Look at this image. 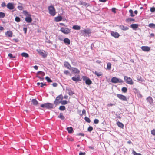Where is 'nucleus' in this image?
Returning <instances> with one entry per match:
<instances>
[{"label":"nucleus","mask_w":155,"mask_h":155,"mask_svg":"<svg viewBox=\"0 0 155 155\" xmlns=\"http://www.w3.org/2000/svg\"><path fill=\"white\" fill-rule=\"evenodd\" d=\"M62 19V18L61 16H58L55 18L54 20L56 22H59L61 21Z\"/></svg>","instance_id":"6ab92c4d"},{"label":"nucleus","mask_w":155,"mask_h":155,"mask_svg":"<svg viewBox=\"0 0 155 155\" xmlns=\"http://www.w3.org/2000/svg\"><path fill=\"white\" fill-rule=\"evenodd\" d=\"M63 41L64 42L66 45H69L70 44V40L68 38H65L64 39Z\"/></svg>","instance_id":"a211bd4d"},{"label":"nucleus","mask_w":155,"mask_h":155,"mask_svg":"<svg viewBox=\"0 0 155 155\" xmlns=\"http://www.w3.org/2000/svg\"><path fill=\"white\" fill-rule=\"evenodd\" d=\"M41 84V85L40 86V87H43L44 86H46V84L45 83H43L42 82H41L40 83Z\"/></svg>","instance_id":"5fc2aeb1"},{"label":"nucleus","mask_w":155,"mask_h":155,"mask_svg":"<svg viewBox=\"0 0 155 155\" xmlns=\"http://www.w3.org/2000/svg\"><path fill=\"white\" fill-rule=\"evenodd\" d=\"M49 13L52 16H54L56 14L55 10L54 7L52 5L48 7Z\"/></svg>","instance_id":"f03ea898"},{"label":"nucleus","mask_w":155,"mask_h":155,"mask_svg":"<svg viewBox=\"0 0 155 155\" xmlns=\"http://www.w3.org/2000/svg\"><path fill=\"white\" fill-rule=\"evenodd\" d=\"M86 154L85 152H82L80 151L79 153V155H85Z\"/></svg>","instance_id":"680f3d73"},{"label":"nucleus","mask_w":155,"mask_h":155,"mask_svg":"<svg viewBox=\"0 0 155 155\" xmlns=\"http://www.w3.org/2000/svg\"><path fill=\"white\" fill-rule=\"evenodd\" d=\"M119 28L121 30L123 31L127 30L129 29L128 27L126 26H124L123 25H120Z\"/></svg>","instance_id":"2eb2a0df"},{"label":"nucleus","mask_w":155,"mask_h":155,"mask_svg":"<svg viewBox=\"0 0 155 155\" xmlns=\"http://www.w3.org/2000/svg\"><path fill=\"white\" fill-rule=\"evenodd\" d=\"M23 13L26 16H28V17L31 16L30 14H29L28 12L25 10L23 11Z\"/></svg>","instance_id":"473e14b6"},{"label":"nucleus","mask_w":155,"mask_h":155,"mask_svg":"<svg viewBox=\"0 0 155 155\" xmlns=\"http://www.w3.org/2000/svg\"><path fill=\"white\" fill-rule=\"evenodd\" d=\"M151 134L153 135H155V129H153L151 131Z\"/></svg>","instance_id":"13d9d810"},{"label":"nucleus","mask_w":155,"mask_h":155,"mask_svg":"<svg viewBox=\"0 0 155 155\" xmlns=\"http://www.w3.org/2000/svg\"><path fill=\"white\" fill-rule=\"evenodd\" d=\"M150 11L152 12H153L155 11V8L154 7H152L150 9Z\"/></svg>","instance_id":"09e8293b"},{"label":"nucleus","mask_w":155,"mask_h":155,"mask_svg":"<svg viewBox=\"0 0 155 155\" xmlns=\"http://www.w3.org/2000/svg\"><path fill=\"white\" fill-rule=\"evenodd\" d=\"M25 21L27 23H30L32 21V19L30 16L27 17L25 18Z\"/></svg>","instance_id":"4be33fe9"},{"label":"nucleus","mask_w":155,"mask_h":155,"mask_svg":"<svg viewBox=\"0 0 155 155\" xmlns=\"http://www.w3.org/2000/svg\"><path fill=\"white\" fill-rule=\"evenodd\" d=\"M138 26V25L137 24H132L130 25V27L134 30L137 28Z\"/></svg>","instance_id":"5701e85b"},{"label":"nucleus","mask_w":155,"mask_h":155,"mask_svg":"<svg viewBox=\"0 0 155 155\" xmlns=\"http://www.w3.org/2000/svg\"><path fill=\"white\" fill-rule=\"evenodd\" d=\"M148 26L150 28H155V24L152 23H150L149 25Z\"/></svg>","instance_id":"ea45409f"},{"label":"nucleus","mask_w":155,"mask_h":155,"mask_svg":"<svg viewBox=\"0 0 155 155\" xmlns=\"http://www.w3.org/2000/svg\"><path fill=\"white\" fill-rule=\"evenodd\" d=\"M52 86L54 87H56L57 86V84L56 83H54L52 84Z\"/></svg>","instance_id":"0e129e2a"},{"label":"nucleus","mask_w":155,"mask_h":155,"mask_svg":"<svg viewBox=\"0 0 155 155\" xmlns=\"http://www.w3.org/2000/svg\"><path fill=\"white\" fill-rule=\"evenodd\" d=\"M72 28L76 30H80L81 28L80 26L78 25H75L73 26Z\"/></svg>","instance_id":"bb28decb"},{"label":"nucleus","mask_w":155,"mask_h":155,"mask_svg":"<svg viewBox=\"0 0 155 155\" xmlns=\"http://www.w3.org/2000/svg\"><path fill=\"white\" fill-rule=\"evenodd\" d=\"M147 102H149L150 104H151L152 103H153V99L150 96L148 97L147 98Z\"/></svg>","instance_id":"b1692460"},{"label":"nucleus","mask_w":155,"mask_h":155,"mask_svg":"<svg viewBox=\"0 0 155 155\" xmlns=\"http://www.w3.org/2000/svg\"><path fill=\"white\" fill-rule=\"evenodd\" d=\"M117 124L119 127L120 128H122L124 127V124L120 122L119 121H118L117 122Z\"/></svg>","instance_id":"7c9ffc66"},{"label":"nucleus","mask_w":155,"mask_h":155,"mask_svg":"<svg viewBox=\"0 0 155 155\" xmlns=\"http://www.w3.org/2000/svg\"><path fill=\"white\" fill-rule=\"evenodd\" d=\"M132 153L134 155H142L141 154L139 153H137L135 151L133 150Z\"/></svg>","instance_id":"3c124183"},{"label":"nucleus","mask_w":155,"mask_h":155,"mask_svg":"<svg viewBox=\"0 0 155 155\" xmlns=\"http://www.w3.org/2000/svg\"><path fill=\"white\" fill-rule=\"evenodd\" d=\"M23 31H24V33L25 34H26L27 33V28L24 27L23 28Z\"/></svg>","instance_id":"e2e57ef3"},{"label":"nucleus","mask_w":155,"mask_h":155,"mask_svg":"<svg viewBox=\"0 0 155 155\" xmlns=\"http://www.w3.org/2000/svg\"><path fill=\"white\" fill-rule=\"evenodd\" d=\"M80 4L84 5L86 7H87L90 5L89 3H86L85 2H83L82 1H80Z\"/></svg>","instance_id":"dca6fc26"},{"label":"nucleus","mask_w":155,"mask_h":155,"mask_svg":"<svg viewBox=\"0 0 155 155\" xmlns=\"http://www.w3.org/2000/svg\"><path fill=\"white\" fill-rule=\"evenodd\" d=\"M124 78L125 81L128 84L132 85L133 84L132 79L130 77H128L127 76H125Z\"/></svg>","instance_id":"20e7f679"},{"label":"nucleus","mask_w":155,"mask_h":155,"mask_svg":"<svg viewBox=\"0 0 155 155\" xmlns=\"http://www.w3.org/2000/svg\"><path fill=\"white\" fill-rule=\"evenodd\" d=\"M36 77L39 78L41 80L43 81L44 79V78H42L39 75H36Z\"/></svg>","instance_id":"8fccbe9b"},{"label":"nucleus","mask_w":155,"mask_h":155,"mask_svg":"<svg viewBox=\"0 0 155 155\" xmlns=\"http://www.w3.org/2000/svg\"><path fill=\"white\" fill-rule=\"evenodd\" d=\"M21 55L23 57H25V58H28L29 57L28 54L25 52H23L22 53Z\"/></svg>","instance_id":"c9c22d12"},{"label":"nucleus","mask_w":155,"mask_h":155,"mask_svg":"<svg viewBox=\"0 0 155 155\" xmlns=\"http://www.w3.org/2000/svg\"><path fill=\"white\" fill-rule=\"evenodd\" d=\"M112 12H114V13H116V8H113L112 9Z\"/></svg>","instance_id":"69168bd1"},{"label":"nucleus","mask_w":155,"mask_h":155,"mask_svg":"<svg viewBox=\"0 0 155 155\" xmlns=\"http://www.w3.org/2000/svg\"><path fill=\"white\" fill-rule=\"evenodd\" d=\"M84 120L85 121L88 123H90L91 122V120L90 119L87 117H85L84 118Z\"/></svg>","instance_id":"c03bdc74"},{"label":"nucleus","mask_w":155,"mask_h":155,"mask_svg":"<svg viewBox=\"0 0 155 155\" xmlns=\"http://www.w3.org/2000/svg\"><path fill=\"white\" fill-rule=\"evenodd\" d=\"M133 89L135 93H138L139 92V91L138 89L136 88H134Z\"/></svg>","instance_id":"864d4df0"},{"label":"nucleus","mask_w":155,"mask_h":155,"mask_svg":"<svg viewBox=\"0 0 155 155\" xmlns=\"http://www.w3.org/2000/svg\"><path fill=\"white\" fill-rule=\"evenodd\" d=\"M59 103H61V104L62 105H65L68 103V101L66 100H63L61 101H60Z\"/></svg>","instance_id":"f704fd0d"},{"label":"nucleus","mask_w":155,"mask_h":155,"mask_svg":"<svg viewBox=\"0 0 155 155\" xmlns=\"http://www.w3.org/2000/svg\"><path fill=\"white\" fill-rule=\"evenodd\" d=\"M41 107L42 108H45L48 109H51L54 108V104L51 103H45L41 105Z\"/></svg>","instance_id":"f257e3e1"},{"label":"nucleus","mask_w":155,"mask_h":155,"mask_svg":"<svg viewBox=\"0 0 155 155\" xmlns=\"http://www.w3.org/2000/svg\"><path fill=\"white\" fill-rule=\"evenodd\" d=\"M7 8L10 10H12L14 8V6L13 4L11 3H9L7 5Z\"/></svg>","instance_id":"4468645a"},{"label":"nucleus","mask_w":155,"mask_h":155,"mask_svg":"<svg viewBox=\"0 0 155 155\" xmlns=\"http://www.w3.org/2000/svg\"><path fill=\"white\" fill-rule=\"evenodd\" d=\"M60 31L65 34H68L71 31L70 29L68 28L62 27L61 28Z\"/></svg>","instance_id":"39448f33"},{"label":"nucleus","mask_w":155,"mask_h":155,"mask_svg":"<svg viewBox=\"0 0 155 155\" xmlns=\"http://www.w3.org/2000/svg\"><path fill=\"white\" fill-rule=\"evenodd\" d=\"M82 32L83 34L84 35H89L91 32V31L89 29H84L82 31Z\"/></svg>","instance_id":"9d476101"},{"label":"nucleus","mask_w":155,"mask_h":155,"mask_svg":"<svg viewBox=\"0 0 155 155\" xmlns=\"http://www.w3.org/2000/svg\"><path fill=\"white\" fill-rule=\"evenodd\" d=\"M13 33L12 31H8L5 33V35L9 37H11L12 36Z\"/></svg>","instance_id":"aec40b11"},{"label":"nucleus","mask_w":155,"mask_h":155,"mask_svg":"<svg viewBox=\"0 0 155 155\" xmlns=\"http://www.w3.org/2000/svg\"><path fill=\"white\" fill-rule=\"evenodd\" d=\"M31 102L32 104L35 105H36L38 104V101L35 99H33L31 100Z\"/></svg>","instance_id":"a878e982"},{"label":"nucleus","mask_w":155,"mask_h":155,"mask_svg":"<svg viewBox=\"0 0 155 155\" xmlns=\"http://www.w3.org/2000/svg\"><path fill=\"white\" fill-rule=\"evenodd\" d=\"M67 91L68 94L70 95H72L74 94V91H72L70 88L68 89H67Z\"/></svg>","instance_id":"412c9836"},{"label":"nucleus","mask_w":155,"mask_h":155,"mask_svg":"<svg viewBox=\"0 0 155 155\" xmlns=\"http://www.w3.org/2000/svg\"><path fill=\"white\" fill-rule=\"evenodd\" d=\"M5 14L2 12H0V18H3L5 16Z\"/></svg>","instance_id":"a19ab883"},{"label":"nucleus","mask_w":155,"mask_h":155,"mask_svg":"<svg viewBox=\"0 0 155 155\" xmlns=\"http://www.w3.org/2000/svg\"><path fill=\"white\" fill-rule=\"evenodd\" d=\"M67 130L68 132L69 133H72L73 131V128L72 127H67Z\"/></svg>","instance_id":"2f4dec72"},{"label":"nucleus","mask_w":155,"mask_h":155,"mask_svg":"<svg viewBox=\"0 0 155 155\" xmlns=\"http://www.w3.org/2000/svg\"><path fill=\"white\" fill-rule=\"evenodd\" d=\"M64 66L67 68L68 69H71V66L70 64L68 62H64Z\"/></svg>","instance_id":"f3484780"},{"label":"nucleus","mask_w":155,"mask_h":155,"mask_svg":"<svg viewBox=\"0 0 155 155\" xmlns=\"http://www.w3.org/2000/svg\"><path fill=\"white\" fill-rule=\"evenodd\" d=\"M111 81L114 83H122L123 81L120 79L117 78L116 77H113L112 78Z\"/></svg>","instance_id":"7ed1b4c3"},{"label":"nucleus","mask_w":155,"mask_h":155,"mask_svg":"<svg viewBox=\"0 0 155 155\" xmlns=\"http://www.w3.org/2000/svg\"><path fill=\"white\" fill-rule=\"evenodd\" d=\"M17 8L19 10H22L23 8L22 6H18L17 7Z\"/></svg>","instance_id":"4d7b16f0"},{"label":"nucleus","mask_w":155,"mask_h":155,"mask_svg":"<svg viewBox=\"0 0 155 155\" xmlns=\"http://www.w3.org/2000/svg\"><path fill=\"white\" fill-rule=\"evenodd\" d=\"M83 79L85 81L86 84L88 85H90L92 84L91 81L86 76H83Z\"/></svg>","instance_id":"423d86ee"},{"label":"nucleus","mask_w":155,"mask_h":155,"mask_svg":"<svg viewBox=\"0 0 155 155\" xmlns=\"http://www.w3.org/2000/svg\"><path fill=\"white\" fill-rule=\"evenodd\" d=\"M8 56L10 58H15V56H13L12 54L11 53H9L8 54Z\"/></svg>","instance_id":"603ef678"},{"label":"nucleus","mask_w":155,"mask_h":155,"mask_svg":"<svg viewBox=\"0 0 155 155\" xmlns=\"http://www.w3.org/2000/svg\"><path fill=\"white\" fill-rule=\"evenodd\" d=\"M64 73L66 74L67 75L69 73V72L68 71L66 70L64 72Z\"/></svg>","instance_id":"774afa93"},{"label":"nucleus","mask_w":155,"mask_h":155,"mask_svg":"<svg viewBox=\"0 0 155 155\" xmlns=\"http://www.w3.org/2000/svg\"><path fill=\"white\" fill-rule=\"evenodd\" d=\"M93 130V128L91 126H89V127L88 128L87 130L88 131L91 132Z\"/></svg>","instance_id":"49530a36"},{"label":"nucleus","mask_w":155,"mask_h":155,"mask_svg":"<svg viewBox=\"0 0 155 155\" xmlns=\"http://www.w3.org/2000/svg\"><path fill=\"white\" fill-rule=\"evenodd\" d=\"M129 12L130 14V16L132 17L134 16V15L133 14V12L132 10H130L129 11Z\"/></svg>","instance_id":"79ce46f5"},{"label":"nucleus","mask_w":155,"mask_h":155,"mask_svg":"<svg viewBox=\"0 0 155 155\" xmlns=\"http://www.w3.org/2000/svg\"><path fill=\"white\" fill-rule=\"evenodd\" d=\"M45 73L42 71H39L36 74V75H41V76H44L45 75Z\"/></svg>","instance_id":"393cba45"},{"label":"nucleus","mask_w":155,"mask_h":155,"mask_svg":"<svg viewBox=\"0 0 155 155\" xmlns=\"http://www.w3.org/2000/svg\"><path fill=\"white\" fill-rule=\"evenodd\" d=\"M134 21V19L131 18H128L126 19V21L128 22L132 21Z\"/></svg>","instance_id":"37998d69"},{"label":"nucleus","mask_w":155,"mask_h":155,"mask_svg":"<svg viewBox=\"0 0 155 155\" xmlns=\"http://www.w3.org/2000/svg\"><path fill=\"white\" fill-rule=\"evenodd\" d=\"M58 38L59 39V40H60V41H63V36L61 35H60V36H58Z\"/></svg>","instance_id":"de8ad7c7"},{"label":"nucleus","mask_w":155,"mask_h":155,"mask_svg":"<svg viewBox=\"0 0 155 155\" xmlns=\"http://www.w3.org/2000/svg\"><path fill=\"white\" fill-rule=\"evenodd\" d=\"M77 135L78 136H84V134L83 133H81L77 134Z\"/></svg>","instance_id":"052dcab7"},{"label":"nucleus","mask_w":155,"mask_h":155,"mask_svg":"<svg viewBox=\"0 0 155 155\" xmlns=\"http://www.w3.org/2000/svg\"><path fill=\"white\" fill-rule=\"evenodd\" d=\"M111 34L112 36L116 38H118L120 36L119 34L116 32L112 31L111 32Z\"/></svg>","instance_id":"f8f14e48"},{"label":"nucleus","mask_w":155,"mask_h":155,"mask_svg":"<svg viewBox=\"0 0 155 155\" xmlns=\"http://www.w3.org/2000/svg\"><path fill=\"white\" fill-rule=\"evenodd\" d=\"M141 48L144 51H148L150 50V48L148 46H143L141 47Z\"/></svg>","instance_id":"ddd939ff"},{"label":"nucleus","mask_w":155,"mask_h":155,"mask_svg":"<svg viewBox=\"0 0 155 155\" xmlns=\"http://www.w3.org/2000/svg\"><path fill=\"white\" fill-rule=\"evenodd\" d=\"M94 73L98 77H100L103 75V73L101 72H98L97 71H95Z\"/></svg>","instance_id":"c756f323"},{"label":"nucleus","mask_w":155,"mask_h":155,"mask_svg":"<svg viewBox=\"0 0 155 155\" xmlns=\"http://www.w3.org/2000/svg\"><path fill=\"white\" fill-rule=\"evenodd\" d=\"M71 79L74 81L76 82L81 81V80L80 78V76L78 75L77 76L76 75L75 76L73 77Z\"/></svg>","instance_id":"1a4fd4ad"},{"label":"nucleus","mask_w":155,"mask_h":155,"mask_svg":"<svg viewBox=\"0 0 155 155\" xmlns=\"http://www.w3.org/2000/svg\"><path fill=\"white\" fill-rule=\"evenodd\" d=\"M38 53L44 58L46 57L47 54L45 53V51L43 50L38 49L37 50Z\"/></svg>","instance_id":"0eeeda50"},{"label":"nucleus","mask_w":155,"mask_h":155,"mask_svg":"<svg viewBox=\"0 0 155 155\" xmlns=\"http://www.w3.org/2000/svg\"><path fill=\"white\" fill-rule=\"evenodd\" d=\"M71 69L72 73L78 74L80 72V71L77 68H71Z\"/></svg>","instance_id":"9b49d317"},{"label":"nucleus","mask_w":155,"mask_h":155,"mask_svg":"<svg viewBox=\"0 0 155 155\" xmlns=\"http://www.w3.org/2000/svg\"><path fill=\"white\" fill-rule=\"evenodd\" d=\"M63 98V97L62 96V95H58V96L55 100H56V101H59L60 100H62Z\"/></svg>","instance_id":"cd10ccee"},{"label":"nucleus","mask_w":155,"mask_h":155,"mask_svg":"<svg viewBox=\"0 0 155 155\" xmlns=\"http://www.w3.org/2000/svg\"><path fill=\"white\" fill-rule=\"evenodd\" d=\"M45 79L48 82H51L52 81V80L48 76L46 77Z\"/></svg>","instance_id":"4c0bfd02"},{"label":"nucleus","mask_w":155,"mask_h":155,"mask_svg":"<svg viewBox=\"0 0 155 155\" xmlns=\"http://www.w3.org/2000/svg\"><path fill=\"white\" fill-rule=\"evenodd\" d=\"M121 91L123 93H125L127 91V88L126 87H123L122 88Z\"/></svg>","instance_id":"58836bf2"},{"label":"nucleus","mask_w":155,"mask_h":155,"mask_svg":"<svg viewBox=\"0 0 155 155\" xmlns=\"http://www.w3.org/2000/svg\"><path fill=\"white\" fill-rule=\"evenodd\" d=\"M58 117L60 118L61 120H64L65 119L63 115V114L62 113H60L59 115L58 116Z\"/></svg>","instance_id":"c85d7f7f"},{"label":"nucleus","mask_w":155,"mask_h":155,"mask_svg":"<svg viewBox=\"0 0 155 155\" xmlns=\"http://www.w3.org/2000/svg\"><path fill=\"white\" fill-rule=\"evenodd\" d=\"M15 21L17 22H19L20 21V18L18 17H16L15 18Z\"/></svg>","instance_id":"a18cd8bd"},{"label":"nucleus","mask_w":155,"mask_h":155,"mask_svg":"<svg viewBox=\"0 0 155 155\" xmlns=\"http://www.w3.org/2000/svg\"><path fill=\"white\" fill-rule=\"evenodd\" d=\"M59 109L61 111H64L65 110V107L64 106H60Z\"/></svg>","instance_id":"e433bc0d"},{"label":"nucleus","mask_w":155,"mask_h":155,"mask_svg":"<svg viewBox=\"0 0 155 155\" xmlns=\"http://www.w3.org/2000/svg\"><path fill=\"white\" fill-rule=\"evenodd\" d=\"M117 97L119 99H120L124 101H127V99L126 97L121 94H117Z\"/></svg>","instance_id":"6e6552de"},{"label":"nucleus","mask_w":155,"mask_h":155,"mask_svg":"<svg viewBox=\"0 0 155 155\" xmlns=\"http://www.w3.org/2000/svg\"><path fill=\"white\" fill-rule=\"evenodd\" d=\"M67 140L68 141H73L74 140L73 139L69 137L67 138Z\"/></svg>","instance_id":"338daca9"},{"label":"nucleus","mask_w":155,"mask_h":155,"mask_svg":"<svg viewBox=\"0 0 155 155\" xmlns=\"http://www.w3.org/2000/svg\"><path fill=\"white\" fill-rule=\"evenodd\" d=\"M1 5L3 7H5L6 6L5 3L4 2H2Z\"/></svg>","instance_id":"bf43d9fd"},{"label":"nucleus","mask_w":155,"mask_h":155,"mask_svg":"<svg viewBox=\"0 0 155 155\" xmlns=\"http://www.w3.org/2000/svg\"><path fill=\"white\" fill-rule=\"evenodd\" d=\"M94 122L95 124H97L99 123V121L97 119H95L94 120Z\"/></svg>","instance_id":"6e6d98bb"},{"label":"nucleus","mask_w":155,"mask_h":155,"mask_svg":"<svg viewBox=\"0 0 155 155\" xmlns=\"http://www.w3.org/2000/svg\"><path fill=\"white\" fill-rule=\"evenodd\" d=\"M111 64L110 62H108L107 64V69L110 70L111 69Z\"/></svg>","instance_id":"72a5a7b5"}]
</instances>
